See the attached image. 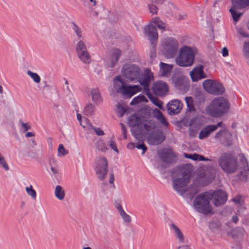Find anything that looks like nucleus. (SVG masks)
Here are the masks:
<instances>
[{"label": "nucleus", "mask_w": 249, "mask_h": 249, "mask_svg": "<svg viewBox=\"0 0 249 249\" xmlns=\"http://www.w3.org/2000/svg\"><path fill=\"white\" fill-rule=\"evenodd\" d=\"M220 167L227 174H233L237 170L240 180L246 182L249 178V165L247 160L244 156L240 157L237 161L234 156L230 153L222 154L218 160Z\"/></svg>", "instance_id": "f257e3e1"}, {"label": "nucleus", "mask_w": 249, "mask_h": 249, "mask_svg": "<svg viewBox=\"0 0 249 249\" xmlns=\"http://www.w3.org/2000/svg\"><path fill=\"white\" fill-rule=\"evenodd\" d=\"M230 107V103L227 98L217 97L206 107L204 113L212 117L220 118L229 112Z\"/></svg>", "instance_id": "f03ea898"}, {"label": "nucleus", "mask_w": 249, "mask_h": 249, "mask_svg": "<svg viewBox=\"0 0 249 249\" xmlns=\"http://www.w3.org/2000/svg\"><path fill=\"white\" fill-rule=\"evenodd\" d=\"M172 176L173 189L179 195H183L190 181L191 172L185 169H176L173 171Z\"/></svg>", "instance_id": "7ed1b4c3"}, {"label": "nucleus", "mask_w": 249, "mask_h": 249, "mask_svg": "<svg viewBox=\"0 0 249 249\" xmlns=\"http://www.w3.org/2000/svg\"><path fill=\"white\" fill-rule=\"evenodd\" d=\"M216 169L213 165L205 166L198 169L195 182L200 186H206L215 178Z\"/></svg>", "instance_id": "20e7f679"}, {"label": "nucleus", "mask_w": 249, "mask_h": 249, "mask_svg": "<svg viewBox=\"0 0 249 249\" xmlns=\"http://www.w3.org/2000/svg\"><path fill=\"white\" fill-rule=\"evenodd\" d=\"M209 192H206L198 195L193 202L194 208L199 213L207 215L212 212Z\"/></svg>", "instance_id": "39448f33"}, {"label": "nucleus", "mask_w": 249, "mask_h": 249, "mask_svg": "<svg viewBox=\"0 0 249 249\" xmlns=\"http://www.w3.org/2000/svg\"><path fill=\"white\" fill-rule=\"evenodd\" d=\"M114 88L117 92L131 97L137 92L142 90L139 85L126 86L121 76H117L114 82Z\"/></svg>", "instance_id": "423d86ee"}, {"label": "nucleus", "mask_w": 249, "mask_h": 249, "mask_svg": "<svg viewBox=\"0 0 249 249\" xmlns=\"http://www.w3.org/2000/svg\"><path fill=\"white\" fill-rule=\"evenodd\" d=\"M194 53L189 47L184 46L182 48L179 55L176 58L177 65L181 67L191 66L194 62Z\"/></svg>", "instance_id": "0eeeda50"}, {"label": "nucleus", "mask_w": 249, "mask_h": 249, "mask_svg": "<svg viewBox=\"0 0 249 249\" xmlns=\"http://www.w3.org/2000/svg\"><path fill=\"white\" fill-rule=\"evenodd\" d=\"M204 89L208 93L214 95H221L225 92V88L220 82L207 79L203 83Z\"/></svg>", "instance_id": "6e6552de"}, {"label": "nucleus", "mask_w": 249, "mask_h": 249, "mask_svg": "<svg viewBox=\"0 0 249 249\" xmlns=\"http://www.w3.org/2000/svg\"><path fill=\"white\" fill-rule=\"evenodd\" d=\"M144 35L147 36L152 44V48L149 52L150 57L154 59L156 56L155 42L158 38V33L156 27L152 24H150L144 28Z\"/></svg>", "instance_id": "1a4fd4ad"}, {"label": "nucleus", "mask_w": 249, "mask_h": 249, "mask_svg": "<svg viewBox=\"0 0 249 249\" xmlns=\"http://www.w3.org/2000/svg\"><path fill=\"white\" fill-rule=\"evenodd\" d=\"M215 140L225 147H229L233 144V138L231 133L226 128L217 132L214 136Z\"/></svg>", "instance_id": "9d476101"}, {"label": "nucleus", "mask_w": 249, "mask_h": 249, "mask_svg": "<svg viewBox=\"0 0 249 249\" xmlns=\"http://www.w3.org/2000/svg\"><path fill=\"white\" fill-rule=\"evenodd\" d=\"M75 49L80 60L85 64L90 63L91 60V56L87 50L86 42L84 39L77 41Z\"/></svg>", "instance_id": "9b49d317"}, {"label": "nucleus", "mask_w": 249, "mask_h": 249, "mask_svg": "<svg viewBox=\"0 0 249 249\" xmlns=\"http://www.w3.org/2000/svg\"><path fill=\"white\" fill-rule=\"evenodd\" d=\"M121 71L123 75L130 81L137 79L141 72V70L138 66L134 64L124 65Z\"/></svg>", "instance_id": "f8f14e48"}, {"label": "nucleus", "mask_w": 249, "mask_h": 249, "mask_svg": "<svg viewBox=\"0 0 249 249\" xmlns=\"http://www.w3.org/2000/svg\"><path fill=\"white\" fill-rule=\"evenodd\" d=\"M95 172L98 178L103 180L108 171L107 161L105 157H98L95 160Z\"/></svg>", "instance_id": "ddd939ff"}, {"label": "nucleus", "mask_w": 249, "mask_h": 249, "mask_svg": "<svg viewBox=\"0 0 249 249\" xmlns=\"http://www.w3.org/2000/svg\"><path fill=\"white\" fill-rule=\"evenodd\" d=\"M209 194L211 196L210 197V200L213 199V203L216 207L224 204L227 200V195L224 191L218 190L213 192H209Z\"/></svg>", "instance_id": "4468645a"}, {"label": "nucleus", "mask_w": 249, "mask_h": 249, "mask_svg": "<svg viewBox=\"0 0 249 249\" xmlns=\"http://www.w3.org/2000/svg\"><path fill=\"white\" fill-rule=\"evenodd\" d=\"M153 76L152 72L149 69H146L142 73L140 74L137 79L138 82L143 88V89L146 92L149 91V85L150 82L153 80Z\"/></svg>", "instance_id": "2eb2a0df"}, {"label": "nucleus", "mask_w": 249, "mask_h": 249, "mask_svg": "<svg viewBox=\"0 0 249 249\" xmlns=\"http://www.w3.org/2000/svg\"><path fill=\"white\" fill-rule=\"evenodd\" d=\"M178 49V41L173 38H168L166 40L164 47L165 54L169 57H173L177 53Z\"/></svg>", "instance_id": "dca6fc26"}, {"label": "nucleus", "mask_w": 249, "mask_h": 249, "mask_svg": "<svg viewBox=\"0 0 249 249\" xmlns=\"http://www.w3.org/2000/svg\"><path fill=\"white\" fill-rule=\"evenodd\" d=\"M152 89L154 94L160 96L166 95L168 91V87L164 82L160 81L155 83L153 86Z\"/></svg>", "instance_id": "f3484780"}, {"label": "nucleus", "mask_w": 249, "mask_h": 249, "mask_svg": "<svg viewBox=\"0 0 249 249\" xmlns=\"http://www.w3.org/2000/svg\"><path fill=\"white\" fill-rule=\"evenodd\" d=\"M165 137L161 131H156L151 133L147 137V140L151 145H158L165 140Z\"/></svg>", "instance_id": "a211bd4d"}, {"label": "nucleus", "mask_w": 249, "mask_h": 249, "mask_svg": "<svg viewBox=\"0 0 249 249\" xmlns=\"http://www.w3.org/2000/svg\"><path fill=\"white\" fill-rule=\"evenodd\" d=\"M182 104L177 100L170 101L167 105L168 113L170 115H174L178 114L181 108Z\"/></svg>", "instance_id": "6ab92c4d"}, {"label": "nucleus", "mask_w": 249, "mask_h": 249, "mask_svg": "<svg viewBox=\"0 0 249 249\" xmlns=\"http://www.w3.org/2000/svg\"><path fill=\"white\" fill-rule=\"evenodd\" d=\"M191 78L193 81L197 82L199 80L207 77V75L204 73L203 66L199 65L194 68L190 72Z\"/></svg>", "instance_id": "aec40b11"}, {"label": "nucleus", "mask_w": 249, "mask_h": 249, "mask_svg": "<svg viewBox=\"0 0 249 249\" xmlns=\"http://www.w3.org/2000/svg\"><path fill=\"white\" fill-rule=\"evenodd\" d=\"M169 228L178 241L180 243H184L185 238L181 229L174 223H171Z\"/></svg>", "instance_id": "412c9836"}, {"label": "nucleus", "mask_w": 249, "mask_h": 249, "mask_svg": "<svg viewBox=\"0 0 249 249\" xmlns=\"http://www.w3.org/2000/svg\"><path fill=\"white\" fill-rule=\"evenodd\" d=\"M160 159L165 163H170L175 161L176 156L171 150H167L159 154Z\"/></svg>", "instance_id": "4be33fe9"}, {"label": "nucleus", "mask_w": 249, "mask_h": 249, "mask_svg": "<svg viewBox=\"0 0 249 249\" xmlns=\"http://www.w3.org/2000/svg\"><path fill=\"white\" fill-rule=\"evenodd\" d=\"M122 55V51L118 49H114L112 50L111 55L109 59L108 66L113 67L118 62L119 58Z\"/></svg>", "instance_id": "5701e85b"}, {"label": "nucleus", "mask_w": 249, "mask_h": 249, "mask_svg": "<svg viewBox=\"0 0 249 249\" xmlns=\"http://www.w3.org/2000/svg\"><path fill=\"white\" fill-rule=\"evenodd\" d=\"M197 120L196 117H194L191 119L189 123V136L192 138L196 136L197 131L199 129V126L196 124Z\"/></svg>", "instance_id": "b1692460"}, {"label": "nucleus", "mask_w": 249, "mask_h": 249, "mask_svg": "<svg viewBox=\"0 0 249 249\" xmlns=\"http://www.w3.org/2000/svg\"><path fill=\"white\" fill-rule=\"evenodd\" d=\"M215 127L207 125L204 128L201 130L199 132L198 138L200 140L207 138L213 131H215Z\"/></svg>", "instance_id": "393cba45"}, {"label": "nucleus", "mask_w": 249, "mask_h": 249, "mask_svg": "<svg viewBox=\"0 0 249 249\" xmlns=\"http://www.w3.org/2000/svg\"><path fill=\"white\" fill-rule=\"evenodd\" d=\"M90 94L92 100L94 104L98 105L102 102V98L98 89L94 88L92 89L90 91Z\"/></svg>", "instance_id": "a878e982"}, {"label": "nucleus", "mask_w": 249, "mask_h": 249, "mask_svg": "<svg viewBox=\"0 0 249 249\" xmlns=\"http://www.w3.org/2000/svg\"><path fill=\"white\" fill-rule=\"evenodd\" d=\"M129 125L132 127L141 126L142 127L141 118L137 115H131L128 119Z\"/></svg>", "instance_id": "bb28decb"}, {"label": "nucleus", "mask_w": 249, "mask_h": 249, "mask_svg": "<svg viewBox=\"0 0 249 249\" xmlns=\"http://www.w3.org/2000/svg\"><path fill=\"white\" fill-rule=\"evenodd\" d=\"M173 65L160 62V72L161 76H166L169 74L173 69Z\"/></svg>", "instance_id": "cd10ccee"}, {"label": "nucleus", "mask_w": 249, "mask_h": 249, "mask_svg": "<svg viewBox=\"0 0 249 249\" xmlns=\"http://www.w3.org/2000/svg\"><path fill=\"white\" fill-rule=\"evenodd\" d=\"M154 114L155 117L159 121L160 123L165 126H168L169 123L166 121L165 117L163 116L162 113L157 108L154 110Z\"/></svg>", "instance_id": "c85d7f7f"}, {"label": "nucleus", "mask_w": 249, "mask_h": 249, "mask_svg": "<svg viewBox=\"0 0 249 249\" xmlns=\"http://www.w3.org/2000/svg\"><path fill=\"white\" fill-rule=\"evenodd\" d=\"M184 156L186 158L191 159L193 160H210L208 158H205L203 156L199 155L198 154H187L184 153Z\"/></svg>", "instance_id": "c756f323"}, {"label": "nucleus", "mask_w": 249, "mask_h": 249, "mask_svg": "<svg viewBox=\"0 0 249 249\" xmlns=\"http://www.w3.org/2000/svg\"><path fill=\"white\" fill-rule=\"evenodd\" d=\"M95 110V105L91 103H88L83 110V113L86 116H92L94 114Z\"/></svg>", "instance_id": "7c9ffc66"}, {"label": "nucleus", "mask_w": 249, "mask_h": 249, "mask_svg": "<svg viewBox=\"0 0 249 249\" xmlns=\"http://www.w3.org/2000/svg\"><path fill=\"white\" fill-rule=\"evenodd\" d=\"M55 196L60 200L64 199L65 193L62 187L60 185L56 186L54 190Z\"/></svg>", "instance_id": "2f4dec72"}, {"label": "nucleus", "mask_w": 249, "mask_h": 249, "mask_svg": "<svg viewBox=\"0 0 249 249\" xmlns=\"http://www.w3.org/2000/svg\"><path fill=\"white\" fill-rule=\"evenodd\" d=\"M147 96L150 100V101L154 104L155 106L158 107L160 108H162V102H160L157 97L154 96L152 94L150 93L149 91L147 92Z\"/></svg>", "instance_id": "473e14b6"}, {"label": "nucleus", "mask_w": 249, "mask_h": 249, "mask_svg": "<svg viewBox=\"0 0 249 249\" xmlns=\"http://www.w3.org/2000/svg\"><path fill=\"white\" fill-rule=\"evenodd\" d=\"M72 29L78 38V40L84 39V36L83 34L82 29L79 28L74 22L72 23Z\"/></svg>", "instance_id": "72a5a7b5"}, {"label": "nucleus", "mask_w": 249, "mask_h": 249, "mask_svg": "<svg viewBox=\"0 0 249 249\" xmlns=\"http://www.w3.org/2000/svg\"><path fill=\"white\" fill-rule=\"evenodd\" d=\"M237 8H239V6H237L236 5H235V7H234V4H233V7L231 8L230 10L232 18L234 21H237L239 19L241 15H242V13H239L236 11L235 9Z\"/></svg>", "instance_id": "f704fd0d"}, {"label": "nucleus", "mask_w": 249, "mask_h": 249, "mask_svg": "<svg viewBox=\"0 0 249 249\" xmlns=\"http://www.w3.org/2000/svg\"><path fill=\"white\" fill-rule=\"evenodd\" d=\"M232 4L237 6H239V8H245L249 5V0H232Z\"/></svg>", "instance_id": "c9c22d12"}, {"label": "nucleus", "mask_w": 249, "mask_h": 249, "mask_svg": "<svg viewBox=\"0 0 249 249\" xmlns=\"http://www.w3.org/2000/svg\"><path fill=\"white\" fill-rule=\"evenodd\" d=\"M25 190L29 196H30L33 199L36 200V192L35 190L32 185L25 187Z\"/></svg>", "instance_id": "e433bc0d"}, {"label": "nucleus", "mask_w": 249, "mask_h": 249, "mask_svg": "<svg viewBox=\"0 0 249 249\" xmlns=\"http://www.w3.org/2000/svg\"><path fill=\"white\" fill-rule=\"evenodd\" d=\"M143 126L144 129L146 131H151L155 127V124L154 121H150L144 124H142V126Z\"/></svg>", "instance_id": "4c0bfd02"}, {"label": "nucleus", "mask_w": 249, "mask_h": 249, "mask_svg": "<svg viewBox=\"0 0 249 249\" xmlns=\"http://www.w3.org/2000/svg\"><path fill=\"white\" fill-rule=\"evenodd\" d=\"M186 103L187 107V110L191 112L195 110L193 105V99L191 97H186L185 98Z\"/></svg>", "instance_id": "58836bf2"}, {"label": "nucleus", "mask_w": 249, "mask_h": 249, "mask_svg": "<svg viewBox=\"0 0 249 249\" xmlns=\"http://www.w3.org/2000/svg\"><path fill=\"white\" fill-rule=\"evenodd\" d=\"M27 74L33 80V81L36 83L38 84L40 82V77L37 73L32 72L31 71H28Z\"/></svg>", "instance_id": "ea45409f"}, {"label": "nucleus", "mask_w": 249, "mask_h": 249, "mask_svg": "<svg viewBox=\"0 0 249 249\" xmlns=\"http://www.w3.org/2000/svg\"><path fill=\"white\" fill-rule=\"evenodd\" d=\"M139 126L133 127L131 129V132L133 136L136 138L137 139H139L142 135V132L141 130L139 129Z\"/></svg>", "instance_id": "a19ab883"}, {"label": "nucleus", "mask_w": 249, "mask_h": 249, "mask_svg": "<svg viewBox=\"0 0 249 249\" xmlns=\"http://www.w3.org/2000/svg\"><path fill=\"white\" fill-rule=\"evenodd\" d=\"M0 166L6 171L9 170V166L3 155L0 153Z\"/></svg>", "instance_id": "79ce46f5"}, {"label": "nucleus", "mask_w": 249, "mask_h": 249, "mask_svg": "<svg viewBox=\"0 0 249 249\" xmlns=\"http://www.w3.org/2000/svg\"><path fill=\"white\" fill-rule=\"evenodd\" d=\"M120 215L122 217V219H123L124 222H125L126 224H129L131 221V217L127 214L124 210L121 212L119 213Z\"/></svg>", "instance_id": "37998d69"}, {"label": "nucleus", "mask_w": 249, "mask_h": 249, "mask_svg": "<svg viewBox=\"0 0 249 249\" xmlns=\"http://www.w3.org/2000/svg\"><path fill=\"white\" fill-rule=\"evenodd\" d=\"M174 84L176 87L179 88L184 84V79L181 77H176L173 79Z\"/></svg>", "instance_id": "c03bdc74"}, {"label": "nucleus", "mask_w": 249, "mask_h": 249, "mask_svg": "<svg viewBox=\"0 0 249 249\" xmlns=\"http://www.w3.org/2000/svg\"><path fill=\"white\" fill-rule=\"evenodd\" d=\"M244 55L246 58H249V42H245L243 45Z\"/></svg>", "instance_id": "a18cd8bd"}, {"label": "nucleus", "mask_w": 249, "mask_h": 249, "mask_svg": "<svg viewBox=\"0 0 249 249\" xmlns=\"http://www.w3.org/2000/svg\"><path fill=\"white\" fill-rule=\"evenodd\" d=\"M97 148L102 152H106L107 149V147L105 145V143L102 141H99L96 144Z\"/></svg>", "instance_id": "49530a36"}, {"label": "nucleus", "mask_w": 249, "mask_h": 249, "mask_svg": "<svg viewBox=\"0 0 249 249\" xmlns=\"http://www.w3.org/2000/svg\"><path fill=\"white\" fill-rule=\"evenodd\" d=\"M58 156H60V155L64 156L68 153V151L65 149L62 144H60L59 145L58 148Z\"/></svg>", "instance_id": "de8ad7c7"}, {"label": "nucleus", "mask_w": 249, "mask_h": 249, "mask_svg": "<svg viewBox=\"0 0 249 249\" xmlns=\"http://www.w3.org/2000/svg\"><path fill=\"white\" fill-rule=\"evenodd\" d=\"M125 111V109L123 106H122L120 104L117 105V112L120 117H122L124 115Z\"/></svg>", "instance_id": "09e8293b"}, {"label": "nucleus", "mask_w": 249, "mask_h": 249, "mask_svg": "<svg viewBox=\"0 0 249 249\" xmlns=\"http://www.w3.org/2000/svg\"><path fill=\"white\" fill-rule=\"evenodd\" d=\"M108 145L114 151L116 152L117 153L119 152L118 149L116 145V144L113 141V140L110 139V141L108 142Z\"/></svg>", "instance_id": "8fccbe9b"}, {"label": "nucleus", "mask_w": 249, "mask_h": 249, "mask_svg": "<svg viewBox=\"0 0 249 249\" xmlns=\"http://www.w3.org/2000/svg\"><path fill=\"white\" fill-rule=\"evenodd\" d=\"M52 163L53 164H55L56 163V160L54 159H52L50 161V165L51 166V170L52 172H53V174H57L58 173V170L57 168H54L53 166H52Z\"/></svg>", "instance_id": "3c124183"}, {"label": "nucleus", "mask_w": 249, "mask_h": 249, "mask_svg": "<svg viewBox=\"0 0 249 249\" xmlns=\"http://www.w3.org/2000/svg\"><path fill=\"white\" fill-rule=\"evenodd\" d=\"M135 146L137 149H142V154H144L147 150L146 146L143 143L137 144Z\"/></svg>", "instance_id": "603ef678"}, {"label": "nucleus", "mask_w": 249, "mask_h": 249, "mask_svg": "<svg viewBox=\"0 0 249 249\" xmlns=\"http://www.w3.org/2000/svg\"><path fill=\"white\" fill-rule=\"evenodd\" d=\"M149 11L152 14H156L158 11L157 7L154 4H150L148 5Z\"/></svg>", "instance_id": "864d4df0"}, {"label": "nucleus", "mask_w": 249, "mask_h": 249, "mask_svg": "<svg viewBox=\"0 0 249 249\" xmlns=\"http://www.w3.org/2000/svg\"><path fill=\"white\" fill-rule=\"evenodd\" d=\"M92 128L98 136H103L105 134L104 131L99 127H93Z\"/></svg>", "instance_id": "5fc2aeb1"}, {"label": "nucleus", "mask_w": 249, "mask_h": 249, "mask_svg": "<svg viewBox=\"0 0 249 249\" xmlns=\"http://www.w3.org/2000/svg\"><path fill=\"white\" fill-rule=\"evenodd\" d=\"M143 98H144V97L143 96H142V97L138 96L136 98H134L133 99V100L131 102L130 105L132 106V105H134L135 104L138 103L140 101H142L141 99H142Z\"/></svg>", "instance_id": "6e6d98bb"}, {"label": "nucleus", "mask_w": 249, "mask_h": 249, "mask_svg": "<svg viewBox=\"0 0 249 249\" xmlns=\"http://www.w3.org/2000/svg\"><path fill=\"white\" fill-rule=\"evenodd\" d=\"M20 123H21V127L24 129V132H26L30 129V126L28 125V124L24 123L20 121Z\"/></svg>", "instance_id": "4d7b16f0"}, {"label": "nucleus", "mask_w": 249, "mask_h": 249, "mask_svg": "<svg viewBox=\"0 0 249 249\" xmlns=\"http://www.w3.org/2000/svg\"><path fill=\"white\" fill-rule=\"evenodd\" d=\"M115 208L118 211L119 213L124 211L122 206L120 202H116Z\"/></svg>", "instance_id": "13d9d810"}, {"label": "nucleus", "mask_w": 249, "mask_h": 249, "mask_svg": "<svg viewBox=\"0 0 249 249\" xmlns=\"http://www.w3.org/2000/svg\"><path fill=\"white\" fill-rule=\"evenodd\" d=\"M241 196H238L236 197L232 198V201L237 204H240V200H241Z\"/></svg>", "instance_id": "bf43d9fd"}, {"label": "nucleus", "mask_w": 249, "mask_h": 249, "mask_svg": "<svg viewBox=\"0 0 249 249\" xmlns=\"http://www.w3.org/2000/svg\"><path fill=\"white\" fill-rule=\"evenodd\" d=\"M229 51L228 49L226 47H224L222 50V55L224 57H226L229 54Z\"/></svg>", "instance_id": "052dcab7"}, {"label": "nucleus", "mask_w": 249, "mask_h": 249, "mask_svg": "<svg viewBox=\"0 0 249 249\" xmlns=\"http://www.w3.org/2000/svg\"><path fill=\"white\" fill-rule=\"evenodd\" d=\"M211 126H214L215 127V130L218 128V127H224L225 125L223 124V123L222 122H218L215 125H212L211 124Z\"/></svg>", "instance_id": "680f3d73"}, {"label": "nucleus", "mask_w": 249, "mask_h": 249, "mask_svg": "<svg viewBox=\"0 0 249 249\" xmlns=\"http://www.w3.org/2000/svg\"><path fill=\"white\" fill-rule=\"evenodd\" d=\"M57 39L58 40V43L59 44L63 45V44H65V40H64V39L63 38V37H62V36L59 35L58 36Z\"/></svg>", "instance_id": "e2e57ef3"}, {"label": "nucleus", "mask_w": 249, "mask_h": 249, "mask_svg": "<svg viewBox=\"0 0 249 249\" xmlns=\"http://www.w3.org/2000/svg\"><path fill=\"white\" fill-rule=\"evenodd\" d=\"M156 25L158 28L161 30H164L165 29L164 24L161 21H160V22H159Z\"/></svg>", "instance_id": "0e129e2a"}, {"label": "nucleus", "mask_w": 249, "mask_h": 249, "mask_svg": "<svg viewBox=\"0 0 249 249\" xmlns=\"http://www.w3.org/2000/svg\"><path fill=\"white\" fill-rule=\"evenodd\" d=\"M239 34L244 37H248L249 35L247 33L245 32L243 30H240L239 31Z\"/></svg>", "instance_id": "69168bd1"}, {"label": "nucleus", "mask_w": 249, "mask_h": 249, "mask_svg": "<svg viewBox=\"0 0 249 249\" xmlns=\"http://www.w3.org/2000/svg\"><path fill=\"white\" fill-rule=\"evenodd\" d=\"M187 17V15L186 14H180L179 15H178V20H183V19H184L186 18Z\"/></svg>", "instance_id": "338daca9"}, {"label": "nucleus", "mask_w": 249, "mask_h": 249, "mask_svg": "<svg viewBox=\"0 0 249 249\" xmlns=\"http://www.w3.org/2000/svg\"><path fill=\"white\" fill-rule=\"evenodd\" d=\"M232 221L235 223H237V222L238 221V217L236 215H233L232 217Z\"/></svg>", "instance_id": "774afa93"}]
</instances>
